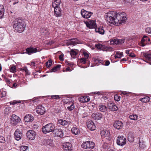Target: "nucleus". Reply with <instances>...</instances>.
<instances>
[{
	"mask_svg": "<svg viewBox=\"0 0 151 151\" xmlns=\"http://www.w3.org/2000/svg\"><path fill=\"white\" fill-rule=\"evenodd\" d=\"M105 19L109 23L116 26L124 23L127 19L126 14L124 12L117 13L115 11H110L106 13Z\"/></svg>",
	"mask_w": 151,
	"mask_h": 151,
	"instance_id": "nucleus-1",
	"label": "nucleus"
},
{
	"mask_svg": "<svg viewBox=\"0 0 151 151\" xmlns=\"http://www.w3.org/2000/svg\"><path fill=\"white\" fill-rule=\"evenodd\" d=\"M26 24L24 21L21 19H18L14 22L13 27L18 32L21 33L23 32L25 27Z\"/></svg>",
	"mask_w": 151,
	"mask_h": 151,
	"instance_id": "nucleus-2",
	"label": "nucleus"
},
{
	"mask_svg": "<svg viewBox=\"0 0 151 151\" xmlns=\"http://www.w3.org/2000/svg\"><path fill=\"white\" fill-rule=\"evenodd\" d=\"M55 127L52 123H50L43 127L42 132L45 134L54 131Z\"/></svg>",
	"mask_w": 151,
	"mask_h": 151,
	"instance_id": "nucleus-3",
	"label": "nucleus"
},
{
	"mask_svg": "<svg viewBox=\"0 0 151 151\" xmlns=\"http://www.w3.org/2000/svg\"><path fill=\"white\" fill-rule=\"evenodd\" d=\"M95 146L94 143L92 142L86 141L83 143L81 145L82 148L84 149H92Z\"/></svg>",
	"mask_w": 151,
	"mask_h": 151,
	"instance_id": "nucleus-4",
	"label": "nucleus"
},
{
	"mask_svg": "<svg viewBox=\"0 0 151 151\" xmlns=\"http://www.w3.org/2000/svg\"><path fill=\"white\" fill-rule=\"evenodd\" d=\"M65 102L68 105L67 109L69 111H71L75 108V106L73 101L71 99H66Z\"/></svg>",
	"mask_w": 151,
	"mask_h": 151,
	"instance_id": "nucleus-5",
	"label": "nucleus"
},
{
	"mask_svg": "<svg viewBox=\"0 0 151 151\" xmlns=\"http://www.w3.org/2000/svg\"><path fill=\"white\" fill-rule=\"evenodd\" d=\"M116 143L119 145L123 146L126 143V139L122 136H118L117 138Z\"/></svg>",
	"mask_w": 151,
	"mask_h": 151,
	"instance_id": "nucleus-6",
	"label": "nucleus"
},
{
	"mask_svg": "<svg viewBox=\"0 0 151 151\" xmlns=\"http://www.w3.org/2000/svg\"><path fill=\"white\" fill-rule=\"evenodd\" d=\"M20 120L21 119L19 117L14 114H13L12 115V118H11L10 122L12 125L14 126L17 123L19 122Z\"/></svg>",
	"mask_w": 151,
	"mask_h": 151,
	"instance_id": "nucleus-7",
	"label": "nucleus"
},
{
	"mask_svg": "<svg viewBox=\"0 0 151 151\" xmlns=\"http://www.w3.org/2000/svg\"><path fill=\"white\" fill-rule=\"evenodd\" d=\"M101 135L103 137H107L106 138L109 140H111V134L109 131L107 129H104L101 131Z\"/></svg>",
	"mask_w": 151,
	"mask_h": 151,
	"instance_id": "nucleus-8",
	"label": "nucleus"
},
{
	"mask_svg": "<svg viewBox=\"0 0 151 151\" xmlns=\"http://www.w3.org/2000/svg\"><path fill=\"white\" fill-rule=\"evenodd\" d=\"M125 41V39H112L110 41V44L111 45H121Z\"/></svg>",
	"mask_w": 151,
	"mask_h": 151,
	"instance_id": "nucleus-9",
	"label": "nucleus"
},
{
	"mask_svg": "<svg viewBox=\"0 0 151 151\" xmlns=\"http://www.w3.org/2000/svg\"><path fill=\"white\" fill-rule=\"evenodd\" d=\"M84 22L86 26L90 29L95 28L96 27V25L94 20H91L89 21H84Z\"/></svg>",
	"mask_w": 151,
	"mask_h": 151,
	"instance_id": "nucleus-10",
	"label": "nucleus"
},
{
	"mask_svg": "<svg viewBox=\"0 0 151 151\" xmlns=\"http://www.w3.org/2000/svg\"><path fill=\"white\" fill-rule=\"evenodd\" d=\"M36 133L34 131L29 130L26 133L27 138L29 139L33 140L35 138Z\"/></svg>",
	"mask_w": 151,
	"mask_h": 151,
	"instance_id": "nucleus-11",
	"label": "nucleus"
},
{
	"mask_svg": "<svg viewBox=\"0 0 151 151\" xmlns=\"http://www.w3.org/2000/svg\"><path fill=\"white\" fill-rule=\"evenodd\" d=\"M26 53L29 55H31L32 53H36L37 52H39L41 51L39 49H37V48H34L33 47H30L29 48H27L26 49Z\"/></svg>",
	"mask_w": 151,
	"mask_h": 151,
	"instance_id": "nucleus-12",
	"label": "nucleus"
},
{
	"mask_svg": "<svg viewBox=\"0 0 151 151\" xmlns=\"http://www.w3.org/2000/svg\"><path fill=\"white\" fill-rule=\"evenodd\" d=\"M81 14L83 18L87 19L91 17L93 13L83 9L81 10Z\"/></svg>",
	"mask_w": 151,
	"mask_h": 151,
	"instance_id": "nucleus-13",
	"label": "nucleus"
},
{
	"mask_svg": "<svg viewBox=\"0 0 151 151\" xmlns=\"http://www.w3.org/2000/svg\"><path fill=\"white\" fill-rule=\"evenodd\" d=\"M150 39L147 36L144 35L139 45L143 47L145 46L147 43V41L150 42Z\"/></svg>",
	"mask_w": 151,
	"mask_h": 151,
	"instance_id": "nucleus-14",
	"label": "nucleus"
},
{
	"mask_svg": "<svg viewBox=\"0 0 151 151\" xmlns=\"http://www.w3.org/2000/svg\"><path fill=\"white\" fill-rule=\"evenodd\" d=\"M36 110L37 113L40 115L43 114L45 111V107L41 105H38L36 108Z\"/></svg>",
	"mask_w": 151,
	"mask_h": 151,
	"instance_id": "nucleus-15",
	"label": "nucleus"
},
{
	"mask_svg": "<svg viewBox=\"0 0 151 151\" xmlns=\"http://www.w3.org/2000/svg\"><path fill=\"white\" fill-rule=\"evenodd\" d=\"M88 128L90 130L93 131L96 129V127L94 122L91 121H88L86 123Z\"/></svg>",
	"mask_w": 151,
	"mask_h": 151,
	"instance_id": "nucleus-16",
	"label": "nucleus"
},
{
	"mask_svg": "<svg viewBox=\"0 0 151 151\" xmlns=\"http://www.w3.org/2000/svg\"><path fill=\"white\" fill-rule=\"evenodd\" d=\"M91 116L94 119L96 120H100L103 117V115L101 113H94L92 114Z\"/></svg>",
	"mask_w": 151,
	"mask_h": 151,
	"instance_id": "nucleus-17",
	"label": "nucleus"
},
{
	"mask_svg": "<svg viewBox=\"0 0 151 151\" xmlns=\"http://www.w3.org/2000/svg\"><path fill=\"white\" fill-rule=\"evenodd\" d=\"M54 9V13L56 17H60L61 16V9L59 6L56 7H53Z\"/></svg>",
	"mask_w": 151,
	"mask_h": 151,
	"instance_id": "nucleus-18",
	"label": "nucleus"
},
{
	"mask_svg": "<svg viewBox=\"0 0 151 151\" xmlns=\"http://www.w3.org/2000/svg\"><path fill=\"white\" fill-rule=\"evenodd\" d=\"M53 132L54 134L56 136L61 137L63 136V131L61 129H55L54 130Z\"/></svg>",
	"mask_w": 151,
	"mask_h": 151,
	"instance_id": "nucleus-19",
	"label": "nucleus"
},
{
	"mask_svg": "<svg viewBox=\"0 0 151 151\" xmlns=\"http://www.w3.org/2000/svg\"><path fill=\"white\" fill-rule=\"evenodd\" d=\"M63 149L64 151H72L71 144L69 142L65 143L63 145Z\"/></svg>",
	"mask_w": 151,
	"mask_h": 151,
	"instance_id": "nucleus-20",
	"label": "nucleus"
},
{
	"mask_svg": "<svg viewBox=\"0 0 151 151\" xmlns=\"http://www.w3.org/2000/svg\"><path fill=\"white\" fill-rule=\"evenodd\" d=\"M98 109L100 111L104 113H106L108 109L107 106L102 103H101L99 105Z\"/></svg>",
	"mask_w": 151,
	"mask_h": 151,
	"instance_id": "nucleus-21",
	"label": "nucleus"
},
{
	"mask_svg": "<svg viewBox=\"0 0 151 151\" xmlns=\"http://www.w3.org/2000/svg\"><path fill=\"white\" fill-rule=\"evenodd\" d=\"M22 135L21 132L18 129H17L14 133V137L17 140H19L21 139Z\"/></svg>",
	"mask_w": 151,
	"mask_h": 151,
	"instance_id": "nucleus-22",
	"label": "nucleus"
},
{
	"mask_svg": "<svg viewBox=\"0 0 151 151\" xmlns=\"http://www.w3.org/2000/svg\"><path fill=\"white\" fill-rule=\"evenodd\" d=\"M113 125L115 128L119 129L122 128L123 126V124L121 122L118 121L114 122Z\"/></svg>",
	"mask_w": 151,
	"mask_h": 151,
	"instance_id": "nucleus-23",
	"label": "nucleus"
},
{
	"mask_svg": "<svg viewBox=\"0 0 151 151\" xmlns=\"http://www.w3.org/2000/svg\"><path fill=\"white\" fill-rule=\"evenodd\" d=\"M34 119V117L31 114L26 115L24 117V120L26 122H31Z\"/></svg>",
	"mask_w": 151,
	"mask_h": 151,
	"instance_id": "nucleus-24",
	"label": "nucleus"
},
{
	"mask_svg": "<svg viewBox=\"0 0 151 151\" xmlns=\"http://www.w3.org/2000/svg\"><path fill=\"white\" fill-rule=\"evenodd\" d=\"M69 45H75L79 43V41L77 39H72L69 41Z\"/></svg>",
	"mask_w": 151,
	"mask_h": 151,
	"instance_id": "nucleus-25",
	"label": "nucleus"
},
{
	"mask_svg": "<svg viewBox=\"0 0 151 151\" xmlns=\"http://www.w3.org/2000/svg\"><path fill=\"white\" fill-rule=\"evenodd\" d=\"M95 30L96 32H98L100 34L103 35L105 31L103 27H100L98 28H95Z\"/></svg>",
	"mask_w": 151,
	"mask_h": 151,
	"instance_id": "nucleus-26",
	"label": "nucleus"
},
{
	"mask_svg": "<svg viewBox=\"0 0 151 151\" xmlns=\"http://www.w3.org/2000/svg\"><path fill=\"white\" fill-rule=\"evenodd\" d=\"M61 2V0H53L52 4V6L53 7H56L57 6H59Z\"/></svg>",
	"mask_w": 151,
	"mask_h": 151,
	"instance_id": "nucleus-27",
	"label": "nucleus"
},
{
	"mask_svg": "<svg viewBox=\"0 0 151 151\" xmlns=\"http://www.w3.org/2000/svg\"><path fill=\"white\" fill-rule=\"evenodd\" d=\"M95 46L98 49L103 50H107V47L106 46L100 44L96 45Z\"/></svg>",
	"mask_w": 151,
	"mask_h": 151,
	"instance_id": "nucleus-28",
	"label": "nucleus"
},
{
	"mask_svg": "<svg viewBox=\"0 0 151 151\" xmlns=\"http://www.w3.org/2000/svg\"><path fill=\"white\" fill-rule=\"evenodd\" d=\"M139 147L142 149H144L146 147L145 142L143 139H140L139 140Z\"/></svg>",
	"mask_w": 151,
	"mask_h": 151,
	"instance_id": "nucleus-29",
	"label": "nucleus"
},
{
	"mask_svg": "<svg viewBox=\"0 0 151 151\" xmlns=\"http://www.w3.org/2000/svg\"><path fill=\"white\" fill-rule=\"evenodd\" d=\"M4 13V6L0 4V19L3 17Z\"/></svg>",
	"mask_w": 151,
	"mask_h": 151,
	"instance_id": "nucleus-30",
	"label": "nucleus"
},
{
	"mask_svg": "<svg viewBox=\"0 0 151 151\" xmlns=\"http://www.w3.org/2000/svg\"><path fill=\"white\" fill-rule=\"evenodd\" d=\"M58 124L64 126H66L68 125V122L66 121L63 120L61 119L58 120Z\"/></svg>",
	"mask_w": 151,
	"mask_h": 151,
	"instance_id": "nucleus-31",
	"label": "nucleus"
},
{
	"mask_svg": "<svg viewBox=\"0 0 151 151\" xmlns=\"http://www.w3.org/2000/svg\"><path fill=\"white\" fill-rule=\"evenodd\" d=\"M90 100V99L88 96H84L81 99L80 101L82 102L85 103L89 101Z\"/></svg>",
	"mask_w": 151,
	"mask_h": 151,
	"instance_id": "nucleus-32",
	"label": "nucleus"
},
{
	"mask_svg": "<svg viewBox=\"0 0 151 151\" xmlns=\"http://www.w3.org/2000/svg\"><path fill=\"white\" fill-rule=\"evenodd\" d=\"M150 98L149 97L146 96L140 99V100L142 102L147 103L149 102L150 100Z\"/></svg>",
	"mask_w": 151,
	"mask_h": 151,
	"instance_id": "nucleus-33",
	"label": "nucleus"
},
{
	"mask_svg": "<svg viewBox=\"0 0 151 151\" xmlns=\"http://www.w3.org/2000/svg\"><path fill=\"white\" fill-rule=\"evenodd\" d=\"M72 132L75 135L78 134L80 133L78 129L76 127H73L71 129Z\"/></svg>",
	"mask_w": 151,
	"mask_h": 151,
	"instance_id": "nucleus-34",
	"label": "nucleus"
},
{
	"mask_svg": "<svg viewBox=\"0 0 151 151\" xmlns=\"http://www.w3.org/2000/svg\"><path fill=\"white\" fill-rule=\"evenodd\" d=\"M61 65H58L56 66L53 67L50 70V72H55L58 70L61 67Z\"/></svg>",
	"mask_w": 151,
	"mask_h": 151,
	"instance_id": "nucleus-35",
	"label": "nucleus"
},
{
	"mask_svg": "<svg viewBox=\"0 0 151 151\" xmlns=\"http://www.w3.org/2000/svg\"><path fill=\"white\" fill-rule=\"evenodd\" d=\"M16 67L15 65H12L10 67V71L11 72L15 73L16 72Z\"/></svg>",
	"mask_w": 151,
	"mask_h": 151,
	"instance_id": "nucleus-36",
	"label": "nucleus"
},
{
	"mask_svg": "<svg viewBox=\"0 0 151 151\" xmlns=\"http://www.w3.org/2000/svg\"><path fill=\"white\" fill-rule=\"evenodd\" d=\"M114 104L111 101H109L107 103L109 109L111 111L112 109V107H114Z\"/></svg>",
	"mask_w": 151,
	"mask_h": 151,
	"instance_id": "nucleus-37",
	"label": "nucleus"
},
{
	"mask_svg": "<svg viewBox=\"0 0 151 151\" xmlns=\"http://www.w3.org/2000/svg\"><path fill=\"white\" fill-rule=\"evenodd\" d=\"M143 56L148 60H151V55L146 53H144Z\"/></svg>",
	"mask_w": 151,
	"mask_h": 151,
	"instance_id": "nucleus-38",
	"label": "nucleus"
},
{
	"mask_svg": "<svg viewBox=\"0 0 151 151\" xmlns=\"http://www.w3.org/2000/svg\"><path fill=\"white\" fill-rule=\"evenodd\" d=\"M70 54L71 56L73 58H74L77 55V52L75 51L73 49L71 50L70 52Z\"/></svg>",
	"mask_w": 151,
	"mask_h": 151,
	"instance_id": "nucleus-39",
	"label": "nucleus"
},
{
	"mask_svg": "<svg viewBox=\"0 0 151 151\" xmlns=\"http://www.w3.org/2000/svg\"><path fill=\"white\" fill-rule=\"evenodd\" d=\"M138 116L136 114H132L129 116V118L130 119L134 120H136L137 119Z\"/></svg>",
	"mask_w": 151,
	"mask_h": 151,
	"instance_id": "nucleus-40",
	"label": "nucleus"
},
{
	"mask_svg": "<svg viewBox=\"0 0 151 151\" xmlns=\"http://www.w3.org/2000/svg\"><path fill=\"white\" fill-rule=\"evenodd\" d=\"M102 60L98 59H94V63L96 65H98L101 63L102 64Z\"/></svg>",
	"mask_w": 151,
	"mask_h": 151,
	"instance_id": "nucleus-41",
	"label": "nucleus"
},
{
	"mask_svg": "<svg viewBox=\"0 0 151 151\" xmlns=\"http://www.w3.org/2000/svg\"><path fill=\"white\" fill-rule=\"evenodd\" d=\"M52 64V61L50 60L47 62L46 63V65L47 68H48L50 67Z\"/></svg>",
	"mask_w": 151,
	"mask_h": 151,
	"instance_id": "nucleus-42",
	"label": "nucleus"
},
{
	"mask_svg": "<svg viewBox=\"0 0 151 151\" xmlns=\"http://www.w3.org/2000/svg\"><path fill=\"white\" fill-rule=\"evenodd\" d=\"M128 141L130 142H132L134 140V137L131 135H129L128 137Z\"/></svg>",
	"mask_w": 151,
	"mask_h": 151,
	"instance_id": "nucleus-43",
	"label": "nucleus"
},
{
	"mask_svg": "<svg viewBox=\"0 0 151 151\" xmlns=\"http://www.w3.org/2000/svg\"><path fill=\"white\" fill-rule=\"evenodd\" d=\"M122 56V53H116L115 55V58H121Z\"/></svg>",
	"mask_w": 151,
	"mask_h": 151,
	"instance_id": "nucleus-44",
	"label": "nucleus"
},
{
	"mask_svg": "<svg viewBox=\"0 0 151 151\" xmlns=\"http://www.w3.org/2000/svg\"><path fill=\"white\" fill-rule=\"evenodd\" d=\"M28 147L27 146H23L21 147V151H26Z\"/></svg>",
	"mask_w": 151,
	"mask_h": 151,
	"instance_id": "nucleus-45",
	"label": "nucleus"
},
{
	"mask_svg": "<svg viewBox=\"0 0 151 151\" xmlns=\"http://www.w3.org/2000/svg\"><path fill=\"white\" fill-rule=\"evenodd\" d=\"M146 33L151 34V27H147L145 29Z\"/></svg>",
	"mask_w": 151,
	"mask_h": 151,
	"instance_id": "nucleus-46",
	"label": "nucleus"
},
{
	"mask_svg": "<svg viewBox=\"0 0 151 151\" xmlns=\"http://www.w3.org/2000/svg\"><path fill=\"white\" fill-rule=\"evenodd\" d=\"M114 99L115 100L117 101H119L120 100V96H118L117 95H116L114 96Z\"/></svg>",
	"mask_w": 151,
	"mask_h": 151,
	"instance_id": "nucleus-47",
	"label": "nucleus"
},
{
	"mask_svg": "<svg viewBox=\"0 0 151 151\" xmlns=\"http://www.w3.org/2000/svg\"><path fill=\"white\" fill-rule=\"evenodd\" d=\"M5 142V140L4 137L0 135V142L4 143Z\"/></svg>",
	"mask_w": 151,
	"mask_h": 151,
	"instance_id": "nucleus-48",
	"label": "nucleus"
},
{
	"mask_svg": "<svg viewBox=\"0 0 151 151\" xmlns=\"http://www.w3.org/2000/svg\"><path fill=\"white\" fill-rule=\"evenodd\" d=\"M5 142V140L4 137L0 135V142L4 143Z\"/></svg>",
	"mask_w": 151,
	"mask_h": 151,
	"instance_id": "nucleus-49",
	"label": "nucleus"
},
{
	"mask_svg": "<svg viewBox=\"0 0 151 151\" xmlns=\"http://www.w3.org/2000/svg\"><path fill=\"white\" fill-rule=\"evenodd\" d=\"M118 107L114 104V107H112V109H111V111H117L118 110Z\"/></svg>",
	"mask_w": 151,
	"mask_h": 151,
	"instance_id": "nucleus-50",
	"label": "nucleus"
},
{
	"mask_svg": "<svg viewBox=\"0 0 151 151\" xmlns=\"http://www.w3.org/2000/svg\"><path fill=\"white\" fill-rule=\"evenodd\" d=\"M86 61V58H82L80 60L81 62L83 63V64H85Z\"/></svg>",
	"mask_w": 151,
	"mask_h": 151,
	"instance_id": "nucleus-51",
	"label": "nucleus"
},
{
	"mask_svg": "<svg viewBox=\"0 0 151 151\" xmlns=\"http://www.w3.org/2000/svg\"><path fill=\"white\" fill-rule=\"evenodd\" d=\"M51 98L54 99H57L60 98L59 96L57 95L52 96Z\"/></svg>",
	"mask_w": 151,
	"mask_h": 151,
	"instance_id": "nucleus-52",
	"label": "nucleus"
},
{
	"mask_svg": "<svg viewBox=\"0 0 151 151\" xmlns=\"http://www.w3.org/2000/svg\"><path fill=\"white\" fill-rule=\"evenodd\" d=\"M83 55L84 56L86 57L85 58H86V59H87L89 55L86 52H83Z\"/></svg>",
	"mask_w": 151,
	"mask_h": 151,
	"instance_id": "nucleus-53",
	"label": "nucleus"
},
{
	"mask_svg": "<svg viewBox=\"0 0 151 151\" xmlns=\"http://www.w3.org/2000/svg\"><path fill=\"white\" fill-rule=\"evenodd\" d=\"M129 56L132 58H134L135 57V55L133 53H130Z\"/></svg>",
	"mask_w": 151,
	"mask_h": 151,
	"instance_id": "nucleus-54",
	"label": "nucleus"
},
{
	"mask_svg": "<svg viewBox=\"0 0 151 151\" xmlns=\"http://www.w3.org/2000/svg\"><path fill=\"white\" fill-rule=\"evenodd\" d=\"M59 59L61 61L63 60V55H61L59 56Z\"/></svg>",
	"mask_w": 151,
	"mask_h": 151,
	"instance_id": "nucleus-55",
	"label": "nucleus"
},
{
	"mask_svg": "<svg viewBox=\"0 0 151 151\" xmlns=\"http://www.w3.org/2000/svg\"><path fill=\"white\" fill-rule=\"evenodd\" d=\"M27 69V67H24L20 69L21 71H25V70Z\"/></svg>",
	"mask_w": 151,
	"mask_h": 151,
	"instance_id": "nucleus-56",
	"label": "nucleus"
},
{
	"mask_svg": "<svg viewBox=\"0 0 151 151\" xmlns=\"http://www.w3.org/2000/svg\"><path fill=\"white\" fill-rule=\"evenodd\" d=\"M110 64V62L108 60H106L105 62V65L106 66L109 65Z\"/></svg>",
	"mask_w": 151,
	"mask_h": 151,
	"instance_id": "nucleus-57",
	"label": "nucleus"
},
{
	"mask_svg": "<svg viewBox=\"0 0 151 151\" xmlns=\"http://www.w3.org/2000/svg\"><path fill=\"white\" fill-rule=\"evenodd\" d=\"M25 72L26 73V74L27 75H29L30 74V73L29 72V71L27 69L25 71Z\"/></svg>",
	"mask_w": 151,
	"mask_h": 151,
	"instance_id": "nucleus-58",
	"label": "nucleus"
},
{
	"mask_svg": "<svg viewBox=\"0 0 151 151\" xmlns=\"http://www.w3.org/2000/svg\"><path fill=\"white\" fill-rule=\"evenodd\" d=\"M5 81L8 83H10V80L8 78H6L5 79Z\"/></svg>",
	"mask_w": 151,
	"mask_h": 151,
	"instance_id": "nucleus-59",
	"label": "nucleus"
},
{
	"mask_svg": "<svg viewBox=\"0 0 151 151\" xmlns=\"http://www.w3.org/2000/svg\"><path fill=\"white\" fill-rule=\"evenodd\" d=\"M122 93L124 95H126L127 94V92L126 91H122Z\"/></svg>",
	"mask_w": 151,
	"mask_h": 151,
	"instance_id": "nucleus-60",
	"label": "nucleus"
},
{
	"mask_svg": "<svg viewBox=\"0 0 151 151\" xmlns=\"http://www.w3.org/2000/svg\"><path fill=\"white\" fill-rule=\"evenodd\" d=\"M35 63L34 62H32L31 63V66H35Z\"/></svg>",
	"mask_w": 151,
	"mask_h": 151,
	"instance_id": "nucleus-61",
	"label": "nucleus"
},
{
	"mask_svg": "<svg viewBox=\"0 0 151 151\" xmlns=\"http://www.w3.org/2000/svg\"><path fill=\"white\" fill-rule=\"evenodd\" d=\"M13 86L15 88H16L17 87V84L15 83H14L13 84Z\"/></svg>",
	"mask_w": 151,
	"mask_h": 151,
	"instance_id": "nucleus-62",
	"label": "nucleus"
},
{
	"mask_svg": "<svg viewBox=\"0 0 151 151\" xmlns=\"http://www.w3.org/2000/svg\"><path fill=\"white\" fill-rule=\"evenodd\" d=\"M129 51H130V50H126L125 51V53L127 54H129Z\"/></svg>",
	"mask_w": 151,
	"mask_h": 151,
	"instance_id": "nucleus-63",
	"label": "nucleus"
},
{
	"mask_svg": "<svg viewBox=\"0 0 151 151\" xmlns=\"http://www.w3.org/2000/svg\"><path fill=\"white\" fill-rule=\"evenodd\" d=\"M66 71H70V68L69 67H68L66 68Z\"/></svg>",
	"mask_w": 151,
	"mask_h": 151,
	"instance_id": "nucleus-64",
	"label": "nucleus"
}]
</instances>
